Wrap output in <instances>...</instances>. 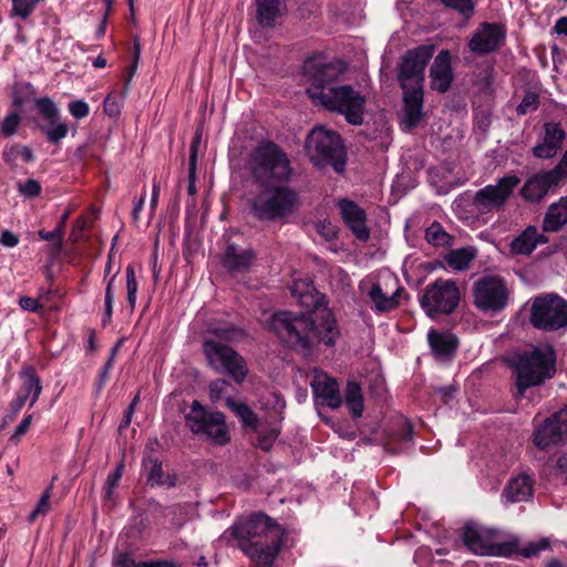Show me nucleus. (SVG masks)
I'll list each match as a JSON object with an SVG mask.
<instances>
[{
	"label": "nucleus",
	"mask_w": 567,
	"mask_h": 567,
	"mask_svg": "<svg viewBox=\"0 0 567 567\" xmlns=\"http://www.w3.org/2000/svg\"><path fill=\"white\" fill-rule=\"evenodd\" d=\"M291 295L307 310L301 313L278 311L260 319L262 326L272 331L288 347L309 352L315 343L332 346L339 334L324 297L309 278H297L290 288Z\"/></svg>",
	"instance_id": "f257e3e1"
},
{
	"label": "nucleus",
	"mask_w": 567,
	"mask_h": 567,
	"mask_svg": "<svg viewBox=\"0 0 567 567\" xmlns=\"http://www.w3.org/2000/svg\"><path fill=\"white\" fill-rule=\"evenodd\" d=\"M303 72L310 84L307 93L313 103L328 111L343 114L354 124V69L350 63L334 60L322 63L308 59Z\"/></svg>",
	"instance_id": "f03ea898"
},
{
	"label": "nucleus",
	"mask_w": 567,
	"mask_h": 567,
	"mask_svg": "<svg viewBox=\"0 0 567 567\" xmlns=\"http://www.w3.org/2000/svg\"><path fill=\"white\" fill-rule=\"evenodd\" d=\"M281 536L280 526L259 514L228 528L221 539L237 540L256 567H271L281 546Z\"/></svg>",
	"instance_id": "7ed1b4c3"
},
{
	"label": "nucleus",
	"mask_w": 567,
	"mask_h": 567,
	"mask_svg": "<svg viewBox=\"0 0 567 567\" xmlns=\"http://www.w3.org/2000/svg\"><path fill=\"white\" fill-rule=\"evenodd\" d=\"M434 53L433 45H421L405 52L398 64V80L403 90L401 125L410 131L423 117L424 71Z\"/></svg>",
	"instance_id": "20e7f679"
},
{
	"label": "nucleus",
	"mask_w": 567,
	"mask_h": 567,
	"mask_svg": "<svg viewBox=\"0 0 567 567\" xmlns=\"http://www.w3.org/2000/svg\"><path fill=\"white\" fill-rule=\"evenodd\" d=\"M207 332L216 338H207L203 344L209 367L217 372H227L237 383H241L248 373L246 361L221 341L239 340L244 337L243 330L227 322H216L208 326Z\"/></svg>",
	"instance_id": "39448f33"
},
{
	"label": "nucleus",
	"mask_w": 567,
	"mask_h": 567,
	"mask_svg": "<svg viewBox=\"0 0 567 567\" xmlns=\"http://www.w3.org/2000/svg\"><path fill=\"white\" fill-rule=\"evenodd\" d=\"M359 289L362 302L378 315L398 309L404 291L398 276L386 268L367 275L360 281Z\"/></svg>",
	"instance_id": "423d86ee"
},
{
	"label": "nucleus",
	"mask_w": 567,
	"mask_h": 567,
	"mask_svg": "<svg viewBox=\"0 0 567 567\" xmlns=\"http://www.w3.org/2000/svg\"><path fill=\"white\" fill-rule=\"evenodd\" d=\"M513 367L519 394L530 386L543 383L556 372V354L551 346L539 344L529 351L515 354Z\"/></svg>",
	"instance_id": "0eeeda50"
},
{
	"label": "nucleus",
	"mask_w": 567,
	"mask_h": 567,
	"mask_svg": "<svg viewBox=\"0 0 567 567\" xmlns=\"http://www.w3.org/2000/svg\"><path fill=\"white\" fill-rule=\"evenodd\" d=\"M306 152L310 161L319 167L331 165L342 173L346 165V152L340 136L323 126L315 127L307 137Z\"/></svg>",
	"instance_id": "6e6552de"
},
{
	"label": "nucleus",
	"mask_w": 567,
	"mask_h": 567,
	"mask_svg": "<svg viewBox=\"0 0 567 567\" xmlns=\"http://www.w3.org/2000/svg\"><path fill=\"white\" fill-rule=\"evenodd\" d=\"M249 168L261 184L286 182L291 175L287 155L274 143L260 144L250 155Z\"/></svg>",
	"instance_id": "1a4fd4ad"
},
{
	"label": "nucleus",
	"mask_w": 567,
	"mask_h": 567,
	"mask_svg": "<svg viewBox=\"0 0 567 567\" xmlns=\"http://www.w3.org/2000/svg\"><path fill=\"white\" fill-rule=\"evenodd\" d=\"M298 202L296 192L287 186H268L251 199V210L261 220L282 219L290 215Z\"/></svg>",
	"instance_id": "9d476101"
},
{
	"label": "nucleus",
	"mask_w": 567,
	"mask_h": 567,
	"mask_svg": "<svg viewBox=\"0 0 567 567\" xmlns=\"http://www.w3.org/2000/svg\"><path fill=\"white\" fill-rule=\"evenodd\" d=\"M530 323L545 331L567 327V301L556 293H545L534 299L529 316Z\"/></svg>",
	"instance_id": "9b49d317"
},
{
	"label": "nucleus",
	"mask_w": 567,
	"mask_h": 567,
	"mask_svg": "<svg viewBox=\"0 0 567 567\" xmlns=\"http://www.w3.org/2000/svg\"><path fill=\"white\" fill-rule=\"evenodd\" d=\"M472 295L473 303L477 309L498 312L507 307L511 290L503 278L487 275L474 281Z\"/></svg>",
	"instance_id": "f8f14e48"
},
{
	"label": "nucleus",
	"mask_w": 567,
	"mask_h": 567,
	"mask_svg": "<svg viewBox=\"0 0 567 567\" xmlns=\"http://www.w3.org/2000/svg\"><path fill=\"white\" fill-rule=\"evenodd\" d=\"M186 424L193 433L203 434L216 444L223 445L230 440L224 414L207 412L197 401L192 403Z\"/></svg>",
	"instance_id": "ddd939ff"
},
{
	"label": "nucleus",
	"mask_w": 567,
	"mask_h": 567,
	"mask_svg": "<svg viewBox=\"0 0 567 567\" xmlns=\"http://www.w3.org/2000/svg\"><path fill=\"white\" fill-rule=\"evenodd\" d=\"M461 299L460 289L454 280L436 279L429 285L421 298V306L429 316L452 313Z\"/></svg>",
	"instance_id": "4468645a"
},
{
	"label": "nucleus",
	"mask_w": 567,
	"mask_h": 567,
	"mask_svg": "<svg viewBox=\"0 0 567 567\" xmlns=\"http://www.w3.org/2000/svg\"><path fill=\"white\" fill-rule=\"evenodd\" d=\"M494 533L483 526L468 523L464 526L463 542L476 555L509 557L515 551L513 543L496 544Z\"/></svg>",
	"instance_id": "2eb2a0df"
},
{
	"label": "nucleus",
	"mask_w": 567,
	"mask_h": 567,
	"mask_svg": "<svg viewBox=\"0 0 567 567\" xmlns=\"http://www.w3.org/2000/svg\"><path fill=\"white\" fill-rule=\"evenodd\" d=\"M361 442L364 444H381L389 452H398L399 449L395 446V442L408 443L412 440V426L411 424L399 416L393 422V425L386 430L380 432L373 424L361 423L359 426Z\"/></svg>",
	"instance_id": "dca6fc26"
},
{
	"label": "nucleus",
	"mask_w": 567,
	"mask_h": 567,
	"mask_svg": "<svg viewBox=\"0 0 567 567\" xmlns=\"http://www.w3.org/2000/svg\"><path fill=\"white\" fill-rule=\"evenodd\" d=\"M35 106L42 117L38 123L39 130L48 142L59 144L69 133V125L62 121L59 107L50 97L38 99Z\"/></svg>",
	"instance_id": "f3484780"
},
{
	"label": "nucleus",
	"mask_w": 567,
	"mask_h": 567,
	"mask_svg": "<svg viewBox=\"0 0 567 567\" xmlns=\"http://www.w3.org/2000/svg\"><path fill=\"white\" fill-rule=\"evenodd\" d=\"M519 182L520 179L516 175L499 178L495 185H487L475 194L476 205L487 210L502 207Z\"/></svg>",
	"instance_id": "a211bd4d"
},
{
	"label": "nucleus",
	"mask_w": 567,
	"mask_h": 567,
	"mask_svg": "<svg viewBox=\"0 0 567 567\" xmlns=\"http://www.w3.org/2000/svg\"><path fill=\"white\" fill-rule=\"evenodd\" d=\"M567 440V408L555 412L544 424L538 426L534 434V443L545 450L558 445Z\"/></svg>",
	"instance_id": "6ab92c4d"
},
{
	"label": "nucleus",
	"mask_w": 567,
	"mask_h": 567,
	"mask_svg": "<svg viewBox=\"0 0 567 567\" xmlns=\"http://www.w3.org/2000/svg\"><path fill=\"white\" fill-rule=\"evenodd\" d=\"M559 184L555 172H540L526 179L520 188V196L527 203L539 204Z\"/></svg>",
	"instance_id": "aec40b11"
},
{
	"label": "nucleus",
	"mask_w": 567,
	"mask_h": 567,
	"mask_svg": "<svg viewBox=\"0 0 567 567\" xmlns=\"http://www.w3.org/2000/svg\"><path fill=\"white\" fill-rule=\"evenodd\" d=\"M316 399L331 409L341 405V396L339 386L334 379L330 378L326 372L315 370L310 382Z\"/></svg>",
	"instance_id": "412c9836"
},
{
	"label": "nucleus",
	"mask_w": 567,
	"mask_h": 567,
	"mask_svg": "<svg viewBox=\"0 0 567 567\" xmlns=\"http://www.w3.org/2000/svg\"><path fill=\"white\" fill-rule=\"evenodd\" d=\"M504 38L503 29L496 23H483L473 34L468 47L476 54H487L495 51Z\"/></svg>",
	"instance_id": "4be33fe9"
},
{
	"label": "nucleus",
	"mask_w": 567,
	"mask_h": 567,
	"mask_svg": "<svg viewBox=\"0 0 567 567\" xmlns=\"http://www.w3.org/2000/svg\"><path fill=\"white\" fill-rule=\"evenodd\" d=\"M565 140V132L558 123H546L544 125V135L533 147V155L537 158H553L561 148Z\"/></svg>",
	"instance_id": "5701e85b"
},
{
	"label": "nucleus",
	"mask_w": 567,
	"mask_h": 567,
	"mask_svg": "<svg viewBox=\"0 0 567 567\" xmlns=\"http://www.w3.org/2000/svg\"><path fill=\"white\" fill-rule=\"evenodd\" d=\"M535 480L525 473L512 477L502 492L504 504L528 502L534 496Z\"/></svg>",
	"instance_id": "b1692460"
},
{
	"label": "nucleus",
	"mask_w": 567,
	"mask_h": 567,
	"mask_svg": "<svg viewBox=\"0 0 567 567\" xmlns=\"http://www.w3.org/2000/svg\"><path fill=\"white\" fill-rule=\"evenodd\" d=\"M430 78L433 90L444 93L451 87L454 75L451 66V54L449 51L442 50L435 56L430 69Z\"/></svg>",
	"instance_id": "393cba45"
},
{
	"label": "nucleus",
	"mask_w": 567,
	"mask_h": 567,
	"mask_svg": "<svg viewBox=\"0 0 567 567\" xmlns=\"http://www.w3.org/2000/svg\"><path fill=\"white\" fill-rule=\"evenodd\" d=\"M547 243V238L539 234L535 226H528L509 245L513 255H530L539 244Z\"/></svg>",
	"instance_id": "a878e982"
},
{
	"label": "nucleus",
	"mask_w": 567,
	"mask_h": 567,
	"mask_svg": "<svg viewBox=\"0 0 567 567\" xmlns=\"http://www.w3.org/2000/svg\"><path fill=\"white\" fill-rule=\"evenodd\" d=\"M255 261V254L249 248L229 245L225 251L224 264L230 271L248 270Z\"/></svg>",
	"instance_id": "bb28decb"
},
{
	"label": "nucleus",
	"mask_w": 567,
	"mask_h": 567,
	"mask_svg": "<svg viewBox=\"0 0 567 567\" xmlns=\"http://www.w3.org/2000/svg\"><path fill=\"white\" fill-rule=\"evenodd\" d=\"M427 340L433 353L437 358L450 357L457 347V339L454 334L449 332H439L434 329L429 330Z\"/></svg>",
	"instance_id": "cd10ccee"
},
{
	"label": "nucleus",
	"mask_w": 567,
	"mask_h": 567,
	"mask_svg": "<svg viewBox=\"0 0 567 567\" xmlns=\"http://www.w3.org/2000/svg\"><path fill=\"white\" fill-rule=\"evenodd\" d=\"M565 224H567V196L549 205L543 220V230L558 231Z\"/></svg>",
	"instance_id": "c85d7f7f"
},
{
	"label": "nucleus",
	"mask_w": 567,
	"mask_h": 567,
	"mask_svg": "<svg viewBox=\"0 0 567 567\" xmlns=\"http://www.w3.org/2000/svg\"><path fill=\"white\" fill-rule=\"evenodd\" d=\"M24 394L17 399V406L20 409L30 398V405L32 406L39 399L41 393V384L31 368H27L22 372Z\"/></svg>",
	"instance_id": "c756f323"
},
{
	"label": "nucleus",
	"mask_w": 567,
	"mask_h": 567,
	"mask_svg": "<svg viewBox=\"0 0 567 567\" xmlns=\"http://www.w3.org/2000/svg\"><path fill=\"white\" fill-rule=\"evenodd\" d=\"M476 255L477 250L468 246L449 251L444 259L446 265L453 270L463 271L470 267Z\"/></svg>",
	"instance_id": "7c9ffc66"
},
{
	"label": "nucleus",
	"mask_w": 567,
	"mask_h": 567,
	"mask_svg": "<svg viewBox=\"0 0 567 567\" xmlns=\"http://www.w3.org/2000/svg\"><path fill=\"white\" fill-rule=\"evenodd\" d=\"M257 19L262 25H271L279 12V0H256Z\"/></svg>",
	"instance_id": "2f4dec72"
},
{
	"label": "nucleus",
	"mask_w": 567,
	"mask_h": 567,
	"mask_svg": "<svg viewBox=\"0 0 567 567\" xmlns=\"http://www.w3.org/2000/svg\"><path fill=\"white\" fill-rule=\"evenodd\" d=\"M425 239L435 247H447L452 245L453 237L445 231L443 226L434 221L425 230Z\"/></svg>",
	"instance_id": "473e14b6"
},
{
	"label": "nucleus",
	"mask_w": 567,
	"mask_h": 567,
	"mask_svg": "<svg viewBox=\"0 0 567 567\" xmlns=\"http://www.w3.org/2000/svg\"><path fill=\"white\" fill-rule=\"evenodd\" d=\"M3 158L7 163L14 165L19 161L24 163L33 162L34 155L29 146L13 144L4 148Z\"/></svg>",
	"instance_id": "72a5a7b5"
},
{
	"label": "nucleus",
	"mask_w": 567,
	"mask_h": 567,
	"mask_svg": "<svg viewBox=\"0 0 567 567\" xmlns=\"http://www.w3.org/2000/svg\"><path fill=\"white\" fill-rule=\"evenodd\" d=\"M226 404L240 419L244 425L252 429L257 427L258 417L248 405L241 402H236L230 398L226 400Z\"/></svg>",
	"instance_id": "f704fd0d"
},
{
	"label": "nucleus",
	"mask_w": 567,
	"mask_h": 567,
	"mask_svg": "<svg viewBox=\"0 0 567 567\" xmlns=\"http://www.w3.org/2000/svg\"><path fill=\"white\" fill-rule=\"evenodd\" d=\"M41 0H12L11 16L27 19Z\"/></svg>",
	"instance_id": "c9c22d12"
},
{
	"label": "nucleus",
	"mask_w": 567,
	"mask_h": 567,
	"mask_svg": "<svg viewBox=\"0 0 567 567\" xmlns=\"http://www.w3.org/2000/svg\"><path fill=\"white\" fill-rule=\"evenodd\" d=\"M144 467L148 472L147 481L152 485H159L163 482L162 463L157 460L147 458L144 461Z\"/></svg>",
	"instance_id": "e433bc0d"
},
{
	"label": "nucleus",
	"mask_w": 567,
	"mask_h": 567,
	"mask_svg": "<svg viewBox=\"0 0 567 567\" xmlns=\"http://www.w3.org/2000/svg\"><path fill=\"white\" fill-rule=\"evenodd\" d=\"M126 290H127V301L132 309H134L137 297V281L135 278L134 268L132 266H127L126 268Z\"/></svg>",
	"instance_id": "4c0bfd02"
},
{
	"label": "nucleus",
	"mask_w": 567,
	"mask_h": 567,
	"mask_svg": "<svg viewBox=\"0 0 567 567\" xmlns=\"http://www.w3.org/2000/svg\"><path fill=\"white\" fill-rule=\"evenodd\" d=\"M123 471H124V465L118 464L116 466V468L107 475V478L105 482V494H104V497L106 499L112 498L114 489L117 486V483L123 475Z\"/></svg>",
	"instance_id": "58836bf2"
},
{
	"label": "nucleus",
	"mask_w": 567,
	"mask_h": 567,
	"mask_svg": "<svg viewBox=\"0 0 567 567\" xmlns=\"http://www.w3.org/2000/svg\"><path fill=\"white\" fill-rule=\"evenodd\" d=\"M446 7L458 11L464 17H471L474 11V3L472 0H441Z\"/></svg>",
	"instance_id": "ea45409f"
},
{
	"label": "nucleus",
	"mask_w": 567,
	"mask_h": 567,
	"mask_svg": "<svg viewBox=\"0 0 567 567\" xmlns=\"http://www.w3.org/2000/svg\"><path fill=\"white\" fill-rule=\"evenodd\" d=\"M20 121H21V117L17 112H11L10 114H8L3 118L2 124H1L2 134L4 136L13 135L18 130Z\"/></svg>",
	"instance_id": "a19ab883"
},
{
	"label": "nucleus",
	"mask_w": 567,
	"mask_h": 567,
	"mask_svg": "<svg viewBox=\"0 0 567 567\" xmlns=\"http://www.w3.org/2000/svg\"><path fill=\"white\" fill-rule=\"evenodd\" d=\"M365 213L357 206V240L368 241L370 239V229L365 225Z\"/></svg>",
	"instance_id": "79ce46f5"
},
{
	"label": "nucleus",
	"mask_w": 567,
	"mask_h": 567,
	"mask_svg": "<svg viewBox=\"0 0 567 567\" xmlns=\"http://www.w3.org/2000/svg\"><path fill=\"white\" fill-rule=\"evenodd\" d=\"M339 207L344 223L352 231H354V203L342 199L339 203Z\"/></svg>",
	"instance_id": "37998d69"
},
{
	"label": "nucleus",
	"mask_w": 567,
	"mask_h": 567,
	"mask_svg": "<svg viewBox=\"0 0 567 567\" xmlns=\"http://www.w3.org/2000/svg\"><path fill=\"white\" fill-rule=\"evenodd\" d=\"M549 539L548 538H542L540 540L536 543H529L525 547L520 549V555H523L526 558L537 556L542 550H545L549 547Z\"/></svg>",
	"instance_id": "c03bdc74"
},
{
	"label": "nucleus",
	"mask_w": 567,
	"mask_h": 567,
	"mask_svg": "<svg viewBox=\"0 0 567 567\" xmlns=\"http://www.w3.org/2000/svg\"><path fill=\"white\" fill-rule=\"evenodd\" d=\"M68 110L70 114L76 120L84 118L90 113V106L83 100L71 101L68 105Z\"/></svg>",
	"instance_id": "a18cd8bd"
},
{
	"label": "nucleus",
	"mask_w": 567,
	"mask_h": 567,
	"mask_svg": "<svg viewBox=\"0 0 567 567\" xmlns=\"http://www.w3.org/2000/svg\"><path fill=\"white\" fill-rule=\"evenodd\" d=\"M50 488L45 489L41 495L35 508L30 514V520H34L39 515H45L50 509Z\"/></svg>",
	"instance_id": "49530a36"
},
{
	"label": "nucleus",
	"mask_w": 567,
	"mask_h": 567,
	"mask_svg": "<svg viewBox=\"0 0 567 567\" xmlns=\"http://www.w3.org/2000/svg\"><path fill=\"white\" fill-rule=\"evenodd\" d=\"M316 229L326 240H331L337 235L336 226L327 219L318 221L316 224Z\"/></svg>",
	"instance_id": "de8ad7c7"
},
{
	"label": "nucleus",
	"mask_w": 567,
	"mask_h": 567,
	"mask_svg": "<svg viewBox=\"0 0 567 567\" xmlns=\"http://www.w3.org/2000/svg\"><path fill=\"white\" fill-rule=\"evenodd\" d=\"M39 236L43 240L54 243L56 249H60L62 247L63 230L61 229V227H56L54 230L51 231L40 230Z\"/></svg>",
	"instance_id": "09e8293b"
},
{
	"label": "nucleus",
	"mask_w": 567,
	"mask_h": 567,
	"mask_svg": "<svg viewBox=\"0 0 567 567\" xmlns=\"http://www.w3.org/2000/svg\"><path fill=\"white\" fill-rule=\"evenodd\" d=\"M103 109L105 114H107L111 117H115L121 112V104L116 96H113L112 94H109L103 103Z\"/></svg>",
	"instance_id": "8fccbe9b"
},
{
	"label": "nucleus",
	"mask_w": 567,
	"mask_h": 567,
	"mask_svg": "<svg viewBox=\"0 0 567 567\" xmlns=\"http://www.w3.org/2000/svg\"><path fill=\"white\" fill-rule=\"evenodd\" d=\"M19 190L28 197H34L40 194L41 186L37 181L28 179L23 184H19Z\"/></svg>",
	"instance_id": "3c124183"
},
{
	"label": "nucleus",
	"mask_w": 567,
	"mask_h": 567,
	"mask_svg": "<svg viewBox=\"0 0 567 567\" xmlns=\"http://www.w3.org/2000/svg\"><path fill=\"white\" fill-rule=\"evenodd\" d=\"M538 100L535 94H527L523 101L517 106L518 114H526L527 112L535 110L537 107Z\"/></svg>",
	"instance_id": "603ef678"
},
{
	"label": "nucleus",
	"mask_w": 567,
	"mask_h": 567,
	"mask_svg": "<svg viewBox=\"0 0 567 567\" xmlns=\"http://www.w3.org/2000/svg\"><path fill=\"white\" fill-rule=\"evenodd\" d=\"M202 143V135L199 132L196 133V135L193 138L192 145H190V155H189V165L192 166V175H194L196 169V162H197V153L198 147Z\"/></svg>",
	"instance_id": "864d4df0"
},
{
	"label": "nucleus",
	"mask_w": 567,
	"mask_h": 567,
	"mask_svg": "<svg viewBox=\"0 0 567 567\" xmlns=\"http://www.w3.org/2000/svg\"><path fill=\"white\" fill-rule=\"evenodd\" d=\"M19 306L21 307V309L31 312H40L42 310V306L40 305V302L31 297H21L19 299Z\"/></svg>",
	"instance_id": "5fc2aeb1"
},
{
	"label": "nucleus",
	"mask_w": 567,
	"mask_h": 567,
	"mask_svg": "<svg viewBox=\"0 0 567 567\" xmlns=\"http://www.w3.org/2000/svg\"><path fill=\"white\" fill-rule=\"evenodd\" d=\"M277 436H278L277 430H271L266 434H260L259 439H258L259 446L264 451H269L270 447L272 446L274 442L276 441Z\"/></svg>",
	"instance_id": "6e6d98bb"
},
{
	"label": "nucleus",
	"mask_w": 567,
	"mask_h": 567,
	"mask_svg": "<svg viewBox=\"0 0 567 567\" xmlns=\"http://www.w3.org/2000/svg\"><path fill=\"white\" fill-rule=\"evenodd\" d=\"M227 385V381L225 380H216L209 385V393L213 401H218L221 398V393Z\"/></svg>",
	"instance_id": "4d7b16f0"
},
{
	"label": "nucleus",
	"mask_w": 567,
	"mask_h": 567,
	"mask_svg": "<svg viewBox=\"0 0 567 567\" xmlns=\"http://www.w3.org/2000/svg\"><path fill=\"white\" fill-rule=\"evenodd\" d=\"M0 243L8 248H13L19 244V237L10 230H3L0 236Z\"/></svg>",
	"instance_id": "13d9d810"
},
{
	"label": "nucleus",
	"mask_w": 567,
	"mask_h": 567,
	"mask_svg": "<svg viewBox=\"0 0 567 567\" xmlns=\"http://www.w3.org/2000/svg\"><path fill=\"white\" fill-rule=\"evenodd\" d=\"M550 172L556 173V178L559 183L567 177V151L560 162L555 166V168L550 169Z\"/></svg>",
	"instance_id": "bf43d9fd"
},
{
	"label": "nucleus",
	"mask_w": 567,
	"mask_h": 567,
	"mask_svg": "<svg viewBox=\"0 0 567 567\" xmlns=\"http://www.w3.org/2000/svg\"><path fill=\"white\" fill-rule=\"evenodd\" d=\"M32 422V415H27L23 417V420L20 422V424L17 426L16 432L13 434V437H21L25 432L29 430Z\"/></svg>",
	"instance_id": "052dcab7"
},
{
	"label": "nucleus",
	"mask_w": 567,
	"mask_h": 567,
	"mask_svg": "<svg viewBox=\"0 0 567 567\" xmlns=\"http://www.w3.org/2000/svg\"><path fill=\"white\" fill-rule=\"evenodd\" d=\"M557 475H560V478L567 483V454L560 456L557 460Z\"/></svg>",
	"instance_id": "680f3d73"
},
{
	"label": "nucleus",
	"mask_w": 567,
	"mask_h": 567,
	"mask_svg": "<svg viewBox=\"0 0 567 567\" xmlns=\"http://www.w3.org/2000/svg\"><path fill=\"white\" fill-rule=\"evenodd\" d=\"M114 564L117 567H131L132 566V559L127 554L121 553L114 558Z\"/></svg>",
	"instance_id": "e2e57ef3"
},
{
	"label": "nucleus",
	"mask_w": 567,
	"mask_h": 567,
	"mask_svg": "<svg viewBox=\"0 0 567 567\" xmlns=\"http://www.w3.org/2000/svg\"><path fill=\"white\" fill-rule=\"evenodd\" d=\"M555 30L558 34L567 35V17H561L556 21Z\"/></svg>",
	"instance_id": "0e129e2a"
},
{
	"label": "nucleus",
	"mask_w": 567,
	"mask_h": 567,
	"mask_svg": "<svg viewBox=\"0 0 567 567\" xmlns=\"http://www.w3.org/2000/svg\"><path fill=\"white\" fill-rule=\"evenodd\" d=\"M114 280H115V276H113L107 282L106 290H105V301H109V302L114 301V297H115V293L113 290Z\"/></svg>",
	"instance_id": "69168bd1"
},
{
	"label": "nucleus",
	"mask_w": 567,
	"mask_h": 567,
	"mask_svg": "<svg viewBox=\"0 0 567 567\" xmlns=\"http://www.w3.org/2000/svg\"><path fill=\"white\" fill-rule=\"evenodd\" d=\"M159 197V184L154 182L152 189V198H151V208L154 209L157 205V200Z\"/></svg>",
	"instance_id": "338daca9"
},
{
	"label": "nucleus",
	"mask_w": 567,
	"mask_h": 567,
	"mask_svg": "<svg viewBox=\"0 0 567 567\" xmlns=\"http://www.w3.org/2000/svg\"><path fill=\"white\" fill-rule=\"evenodd\" d=\"M145 197H146V194L145 192L142 194L141 198L136 202L135 206H134V209H133V217L134 219H137L138 218V214L141 213V210L143 209L144 207V203H145Z\"/></svg>",
	"instance_id": "774afa93"
}]
</instances>
